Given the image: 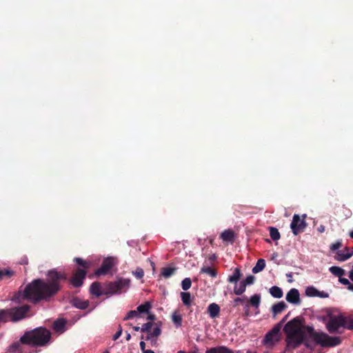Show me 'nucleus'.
<instances>
[{
	"label": "nucleus",
	"mask_w": 353,
	"mask_h": 353,
	"mask_svg": "<svg viewBox=\"0 0 353 353\" xmlns=\"http://www.w3.org/2000/svg\"><path fill=\"white\" fill-rule=\"evenodd\" d=\"M47 279H37L24 289V297L37 303L41 301H49L61 290V283L68 279L65 272L52 269L48 271Z\"/></svg>",
	"instance_id": "obj_1"
},
{
	"label": "nucleus",
	"mask_w": 353,
	"mask_h": 353,
	"mask_svg": "<svg viewBox=\"0 0 353 353\" xmlns=\"http://www.w3.org/2000/svg\"><path fill=\"white\" fill-rule=\"evenodd\" d=\"M302 325V319L297 316L288 321L284 326L283 331L286 334L288 348L296 349L305 341V336Z\"/></svg>",
	"instance_id": "obj_2"
},
{
	"label": "nucleus",
	"mask_w": 353,
	"mask_h": 353,
	"mask_svg": "<svg viewBox=\"0 0 353 353\" xmlns=\"http://www.w3.org/2000/svg\"><path fill=\"white\" fill-rule=\"evenodd\" d=\"M50 339L51 332L45 327H39L26 332L20 338V342L34 347H41L47 345Z\"/></svg>",
	"instance_id": "obj_3"
},
{
	"label": "nucleus",
	"mask_w": 353,
	"mask_h": 353,
	"mask_svg": "<svg viewBox=\"0 0 353 353\" xmlns=\"http://www.w3.org/2000/svg\"><path fill=\"white\" fill-rule=\"evenodd\" d=\"M305 330L307 331L310 337L315 343L323 347H332L339 345L342 343L341 337L329 336L323 332H316L311 326H305Z\"/></svg>",
	"instance_id": "obj_4"
},
{
	"label": "nucleus",
	"mask_w": 353,
	"mask_h": 353,
	"mask_svg": "<svg viewBox=\"0 0 353 353\" xmlns=\"http://www.w3.org/2000/svg\"><path fill=\"white\" fill-rule=\"evenodd\" d=\"M29 310L28 305L0 310V325L8 321L16 322L26 316Z\"/></svg>",
	"instance_id": "obj_5"
},
{
	"label": "nucleus",
	"mask_w": 353,
	"mask_h": 353,
	"mask_svg": "<svg viewBox=\"0 0 353 353\" xmlns=\"http://www.w3.org/2000/svg\"><path fill=\"white\" fill-rule=\"evenodd\" d=\"M74 261L83 268H78L74 271L73 275L69 279V283L74 288H79L83 284L87 270L90 268L91 263L78 257L74 258Z\"/></svg>",
	"instance_id": "obj_6"
},
{
	"label": "nucleus",
	"mask_w": 353,
	"mask_h": 353,
	"mask_svg": "<svg viewBox=\"0 0 353 353\" xmlns=\"http://www.w3.org/2000/svg\"><path fill=\"white\" fill-rule=\"evenodd\" d=\"M329 319L325 323V327L330 334H341L340 328L343 327L346 329V316L342 314L338 315H333L328 314Z\"/></svg>",
	"instance_id": "obj_7"
},
{
	"label": "nucleus",
	"mask_w": 353,
	"mask_h": 353,
	"mask_svg": "<svg viewBox=\"0 0 353 353\" xmlns=\"http://www.w3.org/2000/svg\"><path fill=\"white\" fill-rule=\"evenodd\" d=\"M130 283V280L128 279L119 278L115 281L107 283L103 293L105 295L114 294L125 288H128Z\"/></svg>",
	"instance_id": "obj_8"
},
{
	"label": "nucleus",
	"mask_w": 353,
	"mask_h": 353,
	"mask_svg": "<svg viewBox=\"0 0 353 353\" xmlns=\"http://www.w3.org/2000/svg\"><path fill=\"white\" fill-rule=\"evenodd\" d=\"M306 215L303 216V219H301L299 214H294L292 218V221L290 224V228L294 235H297L301 232H303L307 226V223L305 221Z\"/></svg>",
	"instance_id": "obj_9"
},
{
	"label": "nucleus",
	"mask_w": 353,
	"mask_h": 353,
	"mask_svg": "<svg viewBox=\"0 0 353 353\" xmlns=\"http://www.w3.org/2000/svg\"><path fill=\"white\" fill-rule=\"evenodd\" d=\"M113 265V259L112 258H107L103 261L101 267L95 270L94 274L97 276L105 275L112 269Z\"/></svg>",
	"instance_id": "obj_10"
},
{
	"label": "nucleus",
	"mask_w": 353,
	"mask_h": 353,
	"mask_svg": "<svg viewBox=\"0 0 353 353\" xmlns=\"http://www.w3.org/2000/svg\"><path fill=\"white\" fill-rule=\"evenodd\" d=\"M286 300L288 302L293 304H299L301 302L300 300V294L297 289L292 288L291 289L287 294Z\"/></svg>",
	"instance_id": "obj_11"
},
{
	"label": "nucleus",
	"mask_w": 353,
	"mask_h": 353,
	"mask_svg": "<svg viewBox=\"0 0 353 353\" xmlns=\"http://www.w3.org/2000/svg\"><path fill=\"white\" fill-rule=\"evenodd\" d=\"M70 303L72 306L80 310H85L89 305V301L82 300L79 297H74L71 299Z\"/></svg>",
	"instance_id": "obj_12"
},
{
	"label": "nucleus",
	"mask_w": 353,
	"mask_h": 353,
	"mask_svg": "<svg viewBox=\"0 0 353 353\" xmlns=\"http://www.w3.org/2000/svg\"><path fill=\"white\" fill-rule=\"evenodd\" d=\"M287 308V305L284 301H280L272 307V312L273 318H275L276 316L279 314H281L283 310Z\"/></svg>",
	"instance_id": "obj_13"
},
{
	"label": "nucleus",
	"mask_w": 353,
	"mask_h": 353,
	"mask_svg": "<svg viewBox=\"0 0 353 353\" xmlns=\"http://www.w3.org/2000/svg\"><path fill=\"white\" fill-rule=\"evenodd\" d=\"M208 312L212 319H215L219 316L220 307L215 303H210L208 307Z\"/></svg>",
	"instance_id": "obj_14"
},
{
	"label": "nucleus",
	"mask_w": 353,
	"mask_h": 353,
	"mask_svg": "<svg viewBox=\"0 0 353 353\" xmlns=\"http://www.w3.org/2000/svg\"><path fill=\"white\" fill-rule=\"evenodd\" d=\"M220 238L223 241L233 243L234 239V232L232 230H225L221 232Z\"/></svg>",
	"instance_id": "obj_15"
},
{
	"label": "nucleus",
	"mask_w": 353,
	"mask_h": 353,
	"mask_svg": "<svg viewBox=\"0 0 353 353\" xmlns=\"http://www.w3.org/2000/svg\"><path fill=\"white\" fill-rule=\"evenodd\" d=\"M353 256V251L352 252H345L344 250H338L334 256V259L339 261H345Z\"/></svg>",
	"instance_id": "obj_16"
},
{
	"label": "nucleus",
	"mask_w": 353,
	"mask_h": 353,
	"mask_svg": "<svg viewBox=\"0 0 353 353\" xmlns=\"http://www.w3.org/2000/svg\"><path fill=\"white\" fill-rule=\"evenodd\" d=\"M90 292L92 295H94L97 297H99L101 295L104 294L103 290L101 291V285L98 282H94L91 284L90 288Z\"/></svg>",
	"instance_id": "obj_17"
},
{
	"label": "nucleus",
	"mask_w": 353,
	"mask_h": 353,
	"mask_svg": "<svg viewBox=\"0 0 353 353\" xmlns=\"http://www.w3.org/2000/svg\"><path fill=\"white\" fill-rule=\"evenodd\" d=\"M241 276L242 273L241 272V270L236 268L234 270L232 274L228 276V281L231 283H236Z\"/></svg>",
	"instance_id": "obj_18"
},
{
	"label": "nucleus",
	"mask_w": 353,
	"mask_h": 353,
	"mask_svg": "<svg viewBox=\"0 0 353 353\" xmlns=\"http://www.w3.org/2000/svg\"><path fill=\"white\" fill-rule=\"evenodd\" d=\"M161 334V330L159 327H156L153 329L152 332H150L148 336L145 338L146 341H151L152 343H155L157 342L156 339H153V338H157Z\"/></svg>",
	"instance_id": "obj_19"
},
{
	"label": "nucleus",
	"mask_w": 353,
	"mask_h": 353,
	"mask_svg": "<svg viewBox=\"0 0 353 353\" xmlns=\"http://www.w3.org/2000/svg\"><path fill=\"white\" fill-rule=\"evenodd\" d=\"M21 343L19 341L12 343L7 349L6 353H21Z\"/></svg>",
	"instance_id": "obj_20"
},
{
	"label": "nucleus",
	"mask_w": 353,
	"mask_h": 353,
	"mask_svg": "<svg viewBox=\"0 0 353 353\" xmlns=\"http://www.w3.org/2000/svg\"><path fill=\"white\" fill-rule=\"evenodd\" d=\"M206 353H233V352L225 346H219L207 350Z\"/></svg>",
	"instance_id": "obj_21"
},
{
	"label": "nucleus",
	"mask_w": 353,
	"mask_h": 353,
	"mask_svg": "<svg viewBox=\"0 0 353 353\" xmlns=\"http://www.w3.org/2000/svg\"><path fill=\"white\" fill-rule=\"evenodd\" d=\"M279 340V336L274 335L271 332H268L264 338V343L268 345H272Z\"/></svg>",
	"instance_id": "obj_22"
},
{
	"label": "nucleus",
	"mask_w": 353,
	"mask_h": 353,
	"mask_svg": "<svg viewBox=\"0 0 353 353\" xmlns=\"http://www.w3.org/2000/svg\"><path fill=\"white\" fill-rule=\"evenodd\" d=\"M248 303L255 308H259L261 303V295L259 294H254L250 297Z\"/></svg>",
	"instance_id": "obj_23"
},
{
	"label": "nucleus",
	"mask_w": 353,
	"mask_h": 353,
	"mask_svg": "<svg viewBox=\"0 0 353 353\" xmlns=\"http://www.w3.org/2000/svg\"><path fill=\"white\" fill-rule=\"evenodd\" d=\"M176 268L174 267H165L161 269V274L164 278H169L175 273Z\"/></svg>",
	"instance_id": "obj_24"
},
{
	"label": "nucleus",
	"mask_w": 353,
	"mask_h": 353,
	"mask_svg": "<svg viewBox=\"0 0 353 353\" xmlns=\"http://www.w3.org/2000/svg\"><path fill=\"white\" fill-rule=\"evenodd\" d=\"M265 267V261L263 259H259L255 266L252 268V272L257 274L261 272Z\"/></svg>",
	"instance_id": "obj_25"
},
{
	"label": "nucleus",
	"mask_w": 353,
	"mask_h": 353,
	"mask_svg": "<svg viewBox=\"0 0 353 353\" xmlns=\"http://www.w3.org/2000/svg\"><path fill=\"white\" fill-rule=\"evenodd\" d=\"M65 325L64 319H59L56 320L53 323V328L56 332H63Z\"/></svg>",
	"instance_id": "obj_26"
},
{
	"label": "nucleus",
	"mask_w": 353,
	"mask_h": 353,
	"mask_svg": "<svg viewBox=\"0 0 353 353\" xmlns=\"http://www.w3.org/2000/svg\"><path fill=\"white\" fill-rule=\"evenodd\" d=\"M270 294L277 299H280L283 296V292L281 288L278 286H273L270 289Z\"/></svg>",
	"instance_id": "obj_27"
},
{
	"label": "nucleus",
	"mask_w": 353,
	"mask_h": 353,
	"mask_svg": "<svg viewBox=\"0 0 353 353\" xmlns=\"http://www.w3.org/2000/svg\"><path fill=\"white\" fill-rule=\"evenodd\" d=\"M181 298L183 303L188 307L191 305V294L190 292H181Z\"/></svg>",
	"instance_id": "obj_28"
},
{
	"label": "nucleus",
	"mask_w": 353,
	"mask_h": 353,
	"mask_svg": "<svg viewBox=\"0 0 353 353\" xmlns=\"http://www.w3.org/2000/svg\"><path fill=\"white\" fill-rule=\"evenodd\" d=\"M329 270L332 274L338 277H341L345 274V270L338 266H332Z\"/></svg>",
	"instance_id": "obj_29"
},
{
	"label": "nucleus",
	"mask_w": 353,
	"mask_h": 353,
	"mask_svg": "<svg viewBox=\"0 0 353 353\" xmlns=\"http://www.w3.org/2000/svg\"><path fill=\"white\" fill-rule=\"evenodd\" d=\"M15 274V272L9 269L0 270V281L3 279H10Z\"/></svg>",
	"instance_id": "obj_30"
},
{
	"label": "nucleus",
	"mask_w": 353,
	"mask_h": 353,
	"mask_svg": "<svg viewBox=\"0 0 353 353\" xmlns=\"http://www.w3.org/2000/svg\"><path fill=\"white\" fill-rule=\"evenodd\" d=\"M151 307V303L148 301H146L143 304L139 305L137 310L139 313H148Z\"/></svg>",
	"instance_id": "obj_31"
},
{
	"label": "nucleus",
	"mask_w": 353,
	"mask_h": 353,
	"mask_svg": "<svg viewBox=\"0 0 353 353\" xmlns=\"http://www.w3.org/2000/svg\"><path fill=\"white\" fill-rule=\"evenodd\" d=\"M201 273L208 274L212 278L216 277L217 275V272L216 270L208 266L202 267L201 269Z\"/></svg>",
	"instance_id": "obj_32"
},
{
	"label": "nucleus",
	"mask_w": 353,
	"mask_h": 353,
	"mask_svg": "<svg viewBox=\"0 0 353 353\" xmlns=\"http://www.w3.org/2000/svg\"><path fill=\"white\" fill-rule=\"evenodd\" d=\"M246 285L241 281L239 285L236 284L234 288V293L236 295H241L246 289Z\"/></svg>",
	"instance_id": "obj_33"
},
{
	"label": "nucleus",
	"mask_w": 353,
	"mask_h": 353,
	"mask_svg": "<svg viewBox=\"0 0 353 353\" xmlns=\"http://www.w3.org/2000/svg\"><path fill=\"white\" fill-rule=\"evenodd\" d=\"M270 235L273 241H277L281 237L278 229L274 227H270Z\"/></svg>",
	"instance_id": "obj_34"
},
{
	"label": "nucleus",
	"mask_w": 353,
	"mask_h": 353,
	"mask_svg": "<svg viewBox=\"0 0 353 353\" xmlns=\"http://www.w3.org/2000/svg\"><path fill=\"white\" fill-rule=\"evenodd\" d=\"M318 290L314 286H309L305 289V295L309 297L317 296Z\"/></svg>",
	"instance_id": "obj_35"
},
{
	"label": "nucleus",
	"mask_w": 353,
	"mask_h": 353,
	"mask_svg": "<svg viewBox=\"0 0 353 353\" xmlns=\"http://www.w3.org/2000/svg\"><path fill=\"white\" fill-rule=\"evenodd\" d=\"M172 321L176 327H179L182 325V316L180 314L174 313L172 316Z\"/></svg>",
	"instance_id": "obj_36"
},
{
	"label": "nucleus",
	"mask_w": 353,
	"mask_h": 353,
	"mask_svg": "<svg viewBox=\"0 0 353 353\" xmlns=\"http://www.w3.org/2000/svg\"><path fill=\"white\" fill-rule=\"evenodd\" d=\"M192 281L190 278L184 279L181 282V288L183 290L186 291L191 288Z\"/></svg>",
	"instance_id": "obj_37"
},
{
	"label": "nucleus",
	"mask_w": 353,
	"mask_h": 353,
	"mask_svg": "<svg viewBox=\"0 0 353 353\" xmlns=\"http://www.w3.org/2000/svg\"><path fill=\"white\" fill-rule=\"evenodd\" d=\"M346 329L353 330V315L346 316Z\"/></svg>",
	"instance_id": "obj_38"
},
{
	"label": "nucleus",
	"mask_w": 353,
	"mask_h": 353,
	"mask_svg": "<svg viewBox=\"0 0 353 353\" xmlns=\"http://www.w3.org/2000/svg\"><path fill=\"white\" fill-rule=\"evenodd\" d=\"M153 325V323L152 322H148L146 323H144L142 327H141V331L142 332H150V330Z\"/></svg>",
	"instance_id": "obj_39"
},
{
	"label": "nucleus",
	"mask_w": 353,
	"mask_h": 353,
	"mask_svg": "<svg viewBox=\"0 0 353 353\" xmlns=\"http://www.w3.org/2000/svg\"><path fill=\"white\" fill-rule=\"evenodd\" d=\"M138 315V311L137 310H130L129 311L126 316L124 317L123 320L127 321L131 319H133L134 317L137 316Z\"/></svg>",
	"instance_id": "obj_40"
},
{
	"label": "nucleus",
	"mask_w": 353,
	"mask_h": 353,
	"mask_svg": "<svg viewBox=\"0 0 353 353\" xmlns=\"http://www.w3.org/2000/svg\"><path fill=\"white\" fill-rule=\"evenodd\" d=\"M342 245L341 241H337L336 242L331 244L330 248L331 251L334 252L341 248Z\"/></svg>",
	"instance_id": "obj_41"
},
{
	"label": "nucleus",
	"mask_w": 353,
	"mask_h": 353,
	"mask_svg": "<svg viewBox=\"0 0 353 353\" xmlns=\"http://www.w3.org/2000/svg\"><path fill=\"white\" fill-rule=\"evenodd\" d=\"M133 274L135 275V276L139 279H141L144 276V271L142 268H137L136 269V271L133 272Z\"/></svg>",
	"instance_id": "obj_42"
},
{
	"label": "nucleus",
	"mask_w": 353,
	"mask_h": 353,
	"mask_svg": "<svg viewBox=\"0 0 353 353\" xmlns=\"http://www.w3.org/2000/svg\"><path fill=\"white\" fill-rule=\"evenodd\" d=\"M255 281V277L253 275H249L245 279L243 280L242 281L246 285H251L253 284Z\"/></svg>",
	"instance_id": "obj_43"
},
{
	"label": "nucleus",
	"mask_w": 353,
	"mask_h": 353,
	"mask_svg": "<svg viewBox=\"0 0 353 353\" xmlns=\"http://www.w3.org/2000/svg\"><path fill=\"white\" fill-rule=\"evenodd\" d=\"M281 328V323H278L270 332H271L274 335L279 336Z\"/></svg>",
	"instance_id": "obj_44"
},
{
	"label": "nucleus",
	"mask_w": 353,
	"mask_h": 353,
	"mask_svg": "<svg viewBox=\"0 0 353 353\" xmlns=\"http://www.w3.org/2000/svg\"><path fill=\"white\" fill-rule=\"evenodd\" d=\"M317 296L320 297V298H323V299L328 298L329 297V293L326 292L325 291H319V290H318Z\"/></svg>",
	"instance_id": "obj_45"
},
{
	"label": "nucleus",
	"mask_w": 353,
	"mask_h": 353,
	"mask_svg": "<svg viewBox=\"0 0 353 353\" xmlns=\"http://www.w3.org/2000/svg\"><path fill=\"white\" fill-rule=\"evenodd\" d=\"M121 334H122V328L121 326H119L118 331L114 334L112 339L114 341H116L121 336Z\"/></svg>",
	"instance_id": "obj_46"
},
{
	"label": "nucleus",
	"mask_w": 353,
	"mask_h": 353,
	"mask_svg": "<svg viewBox=\"0 0 353 353\" xmlns=\"http://www.w3.org/2000/svg\"><path fill=\"white\" fill-rule=\"evenodd\" d=\"M339 282L345 285H347V287L350 285V282L348 279L345 278L339 277Z\"/></svg>",
	"instance_id": "obj_47"
},
{
	"label": "nucleus",
	"mask_w": 353,
	"mask_h": 353,
	"mask_svg": "<svg viewBox=\"0 0 353 353\" xmlns=\"http://www.w3.org/2000/svg\"><path fill=\"white\" fill-rule=\"evenodd\" d=\"M250 305L249 303H246L244 307V314L246 316H248L250 315Z\"/></svg>",
	"instance_id": "obj_48"
},
{
	"label": "nucleus",
	"mask_w": 353,
	"mask_h": 353,
	"mask_svg": "<svg viewBox=\"0 0 353 353\" xmlns=\"http://www.w3.org/2000/svg\"><path fill=\"white\" fill-rule=\"evenodd\" d=\"M245 299V298H240V297L236 298L234 300L235 305H238L239 303H243Z\"/></svg>",
	"instance_id": "obj_49"
},
{
	"label": "nucleus",
	"mask_w": 353,
	"mask_h": 353,
	"mask_svg": "<svg viewBox=\"0 0 353 353\" xmlns=\"http://www.w3.org/2000/svg\"><path fill=\"white\" fill-rule=\"evenodd\" d=\"M145 343L144 341H141L140 342V348L141 350H142V352H143L144 350H145Z\"/></svg>",
	"instance_id": "obj_50"
},
{
	"label": "nucleus",
	"mask_w": 353,
	"mask_h": 353,
	"mask_svg": "<svg viewBox=\"0 0 353 353\" xmlns=\"http://www.w3.org/2000/svg\"><path fill=\"white\" fill-rule=\"evenodd\" d=\"M317 230L318 232H319L320 233H322L325 231V226L323 225H320L318 228H317Z\"/></svg>",
	"instance_id": "obj_51"
},
{
	"label": "nucleus",
	"mask_w": 353,
	"mask_h": 353,
	"mask_svg": "<svg viewBox=\"0 0 353 353\" xmlns=\"http://www.w3.org/2000/svg\"><path fill=\"white\" fill-rule=\"evenodd\" d=\"M156 319V316L153 314H149L148 316V319L150 321H154Z\"/></svg>",
	"instance_id": "obj_52"
},
{
	"label": "nucleus",
	"mask_w": 353,
	"mask_h": 353,
	"mask_svg": "<svg viewBox=\"0 0 353 353\" xmlns=\"http://www.w3.org/2000/svg\"><path fill=\"white\" fill-rule=\"evenodd\" d=\"M288 315L289 314H287L285 315L283 319L279 323H281V326L283 325V324L286 321V320L288 319Z\"/></svg>",
	"instance_id": "obj_53"
},
{
	"label": "nucleus",
	"mask_w": 353,
	"mask_h": 353,
	"mask_svg": "<svg viewBox=\"0 0 353 353\" xmlns=\"http://www.w3.org/2000/svg\"><path fill=\"white\" fill-rule=\"evenodd\" d=\"M349 278L353 281V270L349 272Z\"/></svg>",
	"instance_id": "obj_54"
},
{
	"label": "nucleus",
	"mask_w": 353,
	"mask_h": 353,
	"mask_svg": "<svg viewBox=\"0 0 353 353\" xmlns=\"http://www.w3.org/2000/svg\"><path fill=\"white\" fill-rule=\"evenodd\" d=\"M133 330H134V331L138 332V331L141 330V327H139V326H134V327H133Z\"/></svg>",
	"instance_id": "obj_55"
},
{
	"label": "nucleus",
	"mask_w": 353,
	"mask_h": 353,
	"mask_svg": "<svg viewBox=\"0 0 353 353\" xmlns=\"http://www.w3.org/2000/svg\"><path fill=\"white\" fill-rule=\"evenodd\" d=\"M130 339H131V335H130V334L128 333L126 335L125 339H126V341H130Z\"/></svg>",
	"instance_id": "obj_56"
},
{
	"label": "nucleus",
	"mask_w": 353,
	"mask_h": 353,
	"mask_svg": "<svg viewBox=\"0 0 353 353\" xmlns=\"http://www.w3.org/2000/svg\"><path fill=\"white\" fill-rule=\"evenodd\" d=\"M143 353H154V352L151 350H144V352Z\"/></svg>",
	"instance_id": "obj_57"
},
{
	"label": "nucleus",
	"mask_w": 353,
	"mask_h": 353,
	"mask_svg": "<svg viewBox=\"0 0 353 353\" xmlns=\"http://www.w3.org/2000/svg\"><path fill=\"white\" fill-rule=\"evenodd\" d=\"M347 289L353 291V284L350 283V285L347 287Z\"/></svg>",
	"instance_id": "obj_58"
},
{
	"label": "nucleus",
	"mask_w": 353,
	"mask_h": 353,
	"mask_svg": "<svg viewBox=\"0 0 353 353\" xmlns=\"http://www.w3.org/2000/svg\"><path fill=\"white\" fill-rule=\"evenodd\" d=\"M350 236L353 239V230L349 234Z\"/></svg>",
	"instance_id": "obj_59"
},
{
	"label": "nucleus",
	"mask_w": 353,
	"mask_h": 353,
	"mask_svg": "<svg viewBox=\"0 0 353 353\" xmlns=\"http://www.w3.org/2000/svg\"><path fill=\"white\" fill-rule=\"evenodd\" d=\"M349 250H350V248L348 247H346L344 250L345 252H350Z\"/></svg>",
	"instance_id": "obj_60"
},
{
	"label": "nucleus",
	"mask_w": 353,
	"mask_h": 353,
	"mask_svg": "<svg viewBox=\"0 0 353 353\" xmlns=\"http://www.w3.org/2000/svg\"><path fill=\"white\" fill-rule=\"evenodd\" d=\"M210 244H212L213 240H210Z\"/></svg>",
	"instance_id": "obj_61"
},
{
	"label": "nucleus",
	"mask_w": 353,
	"mask_h": 353,
	"mask_svg": "<svg viewBox=\"0 0 353 353\" xmlns=\"http://www.w3.org/2000/svg\"><path fill=\"white\" fill-rule=\"evenodd\" d=\"M352 251H353V248H352Z\"/></svg>",
	"instance_id": "obj_62"
}]
</instances>
